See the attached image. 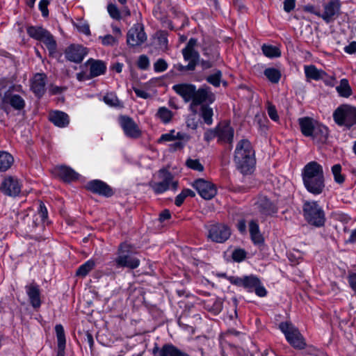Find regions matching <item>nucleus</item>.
Here are the masks:
<instances>
[{
	"label": "nucleus",
	"mask_w": 356,
	"mask_h": 356,
	"mask_svg": "<svg viewBox=\"0 0 356 356\" xmlns=\"http://www.w3.org/2000/svg\"><path fill=\"white\" fill-rule=\"evenodd\" d=\"M336 90L339 95L343 97H349L352 95V89L348 79H342L340 83L336 87Z\"/></svg>",
	"instance_id": "35"
},
{
	"label": "nucleus",
	"mask_w": 356,
	"mask_h": 356,
	"mask_svg": "<svg viewBox=\"0 0 356 356\" xmlns=\"http://www.w3.org/2000/svg\"><path fill=\"white\" fill-rule=\"evenodd\" d=\"M49 4V0H40L39 2V9L42 13L44 17L49 16L48 5Z\"/></svg>",
	"instance_id": "54"
},
{
	"label": "nucleus",
	"mask_w": 356,
	"mask_h": 356,
	"mask_svg": "<svg viewBox=\"0 0 356 356\" xmlns=\"http://www.w3.org/2000/svg\"><path fill=\"white\" fill-rule=\"evenodd\" d=\"M213 113V109L207 105H202L201 106V117L203 118L204 122L211 125L213 122L212 117Z\"/></svg>",
	"instance_id": "42"
},
{
	"label": "nucleus",
	"mask_w": 356,
	"mask_h": 356,
	"mask_svg": "<svg viewBox=\"0 0 356 356\" xmlns=\"http://www.w3.org/2000/svg\"><path fill=\"white\" fill-rule=\"evenodd\" d=\"M146 40L147 36L143 26L140 24H135L129 30L127 34V42L131 47L139 46Z\"/></svg>",
	"instance_id": "10"
},
{
	"label": "nucleus",
	"mask_w": 356,
	"mask_h": 356,
	"mask_svg": "<svg viewBox=\"0 0 356 356\" xmlns=\"http://www.w3.org/2000/svg\"><path fill=\"white\" fill-rule=\"evenodd\" d=\"M246 257V252L243 249H236L232 252V259L236 262L242 261Z\"/></svg>",
	"instance_id": "51"
},
{
	"label": "nucleus",
	"mask_w": 356,
	"mask_h": 356,
	"mask_svg": "<svg viewBox=\"0 0 356 356\" xmlns=\"http://www.w3.org/2000/svg\"><path fill=\"white\" fill-rule=\"evenodd\" d=\"M298 124L302 134L306 137H310L318 122L312 118L304 117L298 119Z\"/></svg>",
	"instance_id": "29"
},
{
	"label": "nucleus",
	"mask_w": 356,
	"mask_h": 356,
	"mask_svg": "<svg viewBox=\"0 0 356 356\" xmlns=\"http://www.w3.org/2000/svg\"><path fill=\"white\" fill-rule=\"evenodd\" d=\"M175 130H171L169 133L162 134L159 140V142L163 141H173L175 140Z\"/></svg>",
	"instance_id": "58"
},
{
	"label": "nucleus",
	"mask_w": 356,
	"mask_h": 356,
	"mask_svg": "<svg viewBox=\"0 0 356 356\" xmlns=\"http://www.w3.org/2000/svg\"><path fill=\"white\" fill-rule=\"evenodd\" d=\"M186 164L187 167L198 172H202L204 170V166L201 164L198 159H187Z\"/></svg>",
	"instance_id": "48"
},
{
	"label": "nucleus",
	"mask_w": 356,
	"mask_h": 356,
	"mask_svg": "<svg viewBox=\"0 0 356 356\" xmlns=\"http://www.w3.org/2000/svg\"><path fill=\"white\" fill-rule=\"evenodd\" d=\"M1 192L8 196H17L21 191V184L17 178L8 177L1 183Z\"/></svg>",
	"instance_id": "18"
},
{
	"label": "nucleus",
	"mask_w": 356,
	"mask_h": 356,
	"mask_svg": "<svg viewBox=\"0 0 356 356\" xmlns=\"http://www.w3.org/2000/svg\"><path fill=\"white\" fill-rule=\"evenodd\" d=\"M175 140L184 142V143H187L190 140V136L187 134L183 132L175 131Z\"/></svg>",
	"instance_id": "62"
},
{
	"label": "nucleus",
	"mask_w": 356,
	"mask_h": 356,
	"mask_svg": "<svg viewBox=\"0 0 356 356\" xmlns=\"http://www.w3.org/2000/svg\"><path fill=\"white\" fill-rule=\"evenodd\" d=\"M249 232L252 241L255 244L261 243L264 238L260 233L259 225L255 220H251L249 222Z\"/></svg>",
	"instance_id": "34"
},
{
	"label": "nucleus",
	"mask_w": 356,
	"mask_h": 356,
	"mask_svg": "<svg viewBox=\"0 0 356 356\" xmlns=\"http://www.w3.org/2000/svg\"><path fill=\"white\" fill-rule=\"evenodd\" d=\"M86 64L90 65V74L87 79L100 76L106 72V66L102 60L89 59Z\"/></svg>",
	"instance_id": "28"
},
{
	"label": "nucleus",
	"mask_w": 356,
	"mask_h": 356,
	"mask_svg": "<svg viewBox=\"0 0 356 356\" xmlns=\"http://www.w3.org/2000/svg\"><path fill=\"white\" fill-rule=\"evenodd\" d=\"M344 51L349 54H353L356 52V42L353 41L348 45L344 47Z\"/></svg>",
	"instance_id": "63"
},
{
	"label": "nucleus",
	"mask_w": 356,
	"mask_h": 356,
	"mask_svg": "<svg viewBox=\"0 0 356 356\" xmlns=\"http://www.w3.org/2000/svg\"><path fill=\"white\" fill-rule=\"evenodd\" d=\"M193 186L199 195L205 200L212 199L217 192L214 184L203 179L195 180L193 184Z\"/></svg>",
	"instance_id": "11"
},
{
	"label": "nucleus",
	"mask_w": 356,
	"mask_h": 356,
	"mask_svg": "<svg viewBox=\"0 0 356 356\" xmlns=\"http://www.w3.org/2000/svg\"><path fill=\"white\" fill-rule=\"evenodd\" d=\"M99 38L101 40L102 44L105 46H113L118 43L116 37L110 34L100 36Z\"/></svg>",
	"instance_id": "49"
},
{
	"label": "nucleus",
	"mask_w": 356,
	"mask_h": 356,
	"mask_svg": "<svg viewBox=\"0 0 356 356\" xmlns=\"http://www.w3.org/2000/svg\"><path fill=\"white\" fill-rule=\"evenodd\" d=\"M95 266V263L93 260L90 259L80 266L76 272V275L80 277L86 276L90 271H91Z\"/></svg>",
	"instance_id": "37"
},
{
	"label": "nucleus",
	"mask_w": 356,
	"mask_h": 356,
	"mask_svg": "<svg viewBox=\"0 0 356 356\" xmlns=\"http://www.w3.org/2000/svg\"><path fill=\"white\" fill-rule=\"evenodd\" d=\"M341 8L339 0H330L323 4L324 12L314 13V14L321 17L327 23L334 19L335 15H338Z\"/></svg>",
	"instance_id": "12"
},
{
	"label": "nucleus",
	"mask_w": 356,
	"mask_h": 356,
	"mask_svg": "<svg viewBox=\"0 0 356 356\" xmlns=\"http://www.w3.org/2000/svg\"><path fill=\"white\" fill-rule=\"evenodd\" d=\"M107 11L112 19L115 20H120L121 19V12L115 4L113 3H108L107 6Z\"/></svg>",
	"instance_id": "46"
},
{
	"label": "nucleus",
	"mask_w": 356,
	"mask_h": 356,
	"mask_svg": "<svg viewBox=\"0 0 356 356\" xmlns=\"http://www.w3.org/2000/svg\"><path fill=\"white\" fill-rule=\"evenodd\" d=\"M208 234L207 238L213 242L223 243L231 236L230 228L223 223L214 222L205 226Z\"/></svg>",
	"instance_id": "7"
},
{
	"label": "nucleus",
	"mask_w": 356,
	"mask_h": 356,
	"mask_svg": "<svg viewBox=\"0 0 356 356\" xmlns=\"http://www.w3.org/2000/svg\"><path fill=\"white\" fill-rule=\"evenodd\" d=\"M257 204L259 212L264 216H270L277 212V206L266 196H260Z\"/></svg>",
	"instance_id": "24"
},
{
	"label": "nucleus",
	"mask_w": 356,
	"mask_h": 356,
	"mask_svg": "<svg viewBox=\"0 0 356 356\" xmlns=\"http://www.w3.org/2000/svg\"><path fill=\"white\" fill-rule=\"evenodd\" d=\"M305 73L307 79L315 81L321 80L325 76V72L318 70L315 65H310L305 66Z\"/></svg>",
	"instance_id": "33"
},
{
	"label": "nucleus",
	"mask_w": 356,
	"mask_h": 356,
	"mask_svg": "<svg viewBox=\"0 0 356 356\" xmlns=\"http://www.w3.org/2000/svg\"><path fill=\"white\" fill-rule=\"evenodd\" d=\"M261 50L263 54L268 58H277L281 55L280 49L275 46L263 44Z\"/></svg>",
	"instance_id": "39"
},
{
	"label": "nucleus",
	"mask_w": 356,
	"mask_h": 356,
	"mask_svg": "<svg viewBox=\"0 0 356 356\" xmlns=\"http://www.w3.org/2000/svg\"><path fill=\"white\" fill-rule=\"evenodd\" d=\"M216 137L218 138L217 127L214 129H207L204 134V139L207 142H210Z\"/></svg>",
	"instance_id": "53"
},
{
	"label": "nucleus",
	"mask_w": 356,
	"mask_h": 356,
	"mask_svg": "<svg viewBox=\"0 0 356 356\" xmlns=\"http://www.w3.org/2000/svg\"><path fill=\"white\" fill-rule=\"evenodd\" d=\"M264 74L268 79L273 83H278L281 77L280 72L275 68L270 67L264 70Z\"/></svg>",
	"instance_id": "41"
},
{
	"label": "nucleus",
	"mask_w": 356,
	"mask_h": 356,
	"mask_svg": "<svg viewBox=\"0 0 356 356\" xmlns=\"http://www.w3.org/2000/svg\"><path fill=\"white\" fill-rule=\"evenodd\" d=\"M218 142L232 145L234 140V130L228 123L217 126Z\"/></svg>",
	"instance_id": "21"
},
{
	"label": "nucleus",
	"mask_w": 356,
	"mask_h": 356,
	"mask_svg": "<svg viewBox=\"0 0 356 356\" xmlns=\"http://www.w3.org/2000/svg\"><path fill=\"white\" fill-rule=\"evenodd\" d=\"M49 120L58 127H65L70 123L69 116L67 113L56 111L49 113Z\"/></svg>",
	"instance_id": "30"
},
{
	"label": "nucleus",
	"mask_w": 356,
	"mask_h": 356,
	"mask_svg": "<svg viewBox=\"0 0 356 356\" xmlns=\"http://www.w3.org/2000/svg\"><path fill=\"white\" fill-rule=\"evenodd\" d=\"M332 172L336 183L341 184L345 181V177L341 174V166L340 164H335L332 167Z\"/></svg>",
	"instance_id": "45"
},
{
	"label": "nucleus",
	"mask_w": 356,
	"mask_h": 356,
	"mask_svg": "<svg viewBox=\"0 0 356 356\" xmlns=\"http://www.w3.org/2000/svg\"><path fill=\"white\" fill-rule=\"evenodd\" d=\"M222 309V302L220 299H216L209 310L213 314H216L221 312Z\"/></svg>",
	"instance_id": "55"
},
{
	"label": "nucleus",
	"mask_w": 356,
	"mask_h": 356,
	"mask_svg": "<svg viewBox=\"0 0 356 356\" xmlns=\"http://www.w3.org/2000/svg\"><path fill=\"white\" fill-rule=\"evenodd\" d=\"M333 118L338 125L350 128L356 124V107L341 105L334 111Z\"/></svg>",
	"instance_id": "5"
},
{
	"label": "nucleus",
	"mask_w": 356,
	"mask_h": 356,
	"mask_svg": "<svg viewBox=\"0 0 356 356\" xmlns=\"http://www.w3.org/2000/svg\"><path fill=\"white\" fill-rule=\"evenodd\" d=\"M268 114L271 120L275 122H277L279 120V115L277 114V110L273 105H268L267 108Z\"/></svg>",
	"instance_id": "56"
},
{
	"label": "nucleus",
	"mask_w": 356,
	"mask_h": 356,
	"mask_svg": "<svg viewBox=\"0 0 356 356\" xmlns=\"http://www.w3.org/2000/svg\"><path fill=\"white\" fill-rule=\"evenodd\" d=\"M4 102L6 103V108L10 105L15 110H22L25 106L24 99L19 95L14 94L11 88L4 93Z\"/></svg>",
	"instance_id": "23"
},
{
	"label": "nucleus",
	"mask_w": 356,
	"mask_h": 356,
	"mask_svg": "<svg viewBox=\"0 0 356 356\" xmlns=\"http://www.w3.org/2000/svg\"><path fill=\"white\" fill-rule=\"evenodd\" d=\"M227 279L230 282L231 284H234L238 286L243 287L244 277H235V276H230Z\"/></svg>",
	"instance_id": "59"
},
{
	"label": "nucleus",
	"mask_w": 356,
	"mask_h": 356,
	"mask_svg": "<svg viewBox=\"0 0 356 356\" xmlns=\"http://www.w3.org/2000/svg\"><path fill=\"white\" fill-rule=\"evenodd\" d=\"M348 280L351 289L356 292V273L350 274L348 277Z\"/></svg>",
	"instance_id": "64"
},
{
	"label": "nucleus",
	"mask_w": 356,
	"mask_h": 356,
	"mask_svg": "<svg viewBox=\"0 0 356 356\" xmlns=\"http://www.w3.org/2000/svg\"><path fill=\"white\" fill-rule=\"evenodd\" d=\"M234 161L241 173L245 175L253 172L256 163L254 150L248 139H241L237 143Z\"/></svg>",
	"instance_id": "2"
},
{
	"label": "nucleus",
	"mask_w": 356,
	"mask_h": 356,
	"mask_svg": "<svg viewBox=\"0 0 356 356\" xmlns=\"http://www.w3.org/2000/svg\"><path fill=\"white\" fill-rule=\"evenodd\" d=\"M47 29L42 26H30L26 29L27 34L32 38L40 40Z\"/></svg>",
	"instance_id": "38"
},
{
	"label": "nucleus",
	"mask_w": 356,
	"mask_h": 356,
	"mask_svg": "<svg viewBox=\"0 0 356 356\" xmlns=\"http://www.w3.org/2000/svg\"><path fill=\"white\" fill-rule=\"evenodd\" d=\"M281 331L284 334L287 341L295 348L302 349L306 343L302 335L292 323L282 322L279 325Z\"/></svg>",
	"instance_id": "6"
},
{
	"label": "nucleus",
	"mask_w": 356,
	"mask_h": 356,
	"mask_svg": "<svg viewBox=\"0 0 356 356\" xmlns=\"http://www.w3.org/2000/svg\"><path fill=\"white\" fill-rule=\"evenodd\" d=\"M156 115L165 124L168 123L172 118V113L170 110L167 108L166 107H160L158 109V111Z\"/></svg>",
	"instance_id": "40"
},
{
	"label": "nucleus",
	"mask_w": 356,
	"mask_h": 356,
	"mask_svg": "<svg viewBox=\"0 0 356 356\" xmlns=\"http://www.w3.org/2000/svg\"><path fill=\"white\" fill-rule=\"evenodd\" d=\"M86 188L93 193L106 197H110L113 195L111 188L105 182L99 179H95L88 182L86 185Z\"/></svg>",
	"instance_id": "19"
},
{
	"label": "nucleus",
	"mask_w": 356,
	"mask_h": 356,
	"mask_svg": "<svg viewBox=\"0 0 356 356\" xmlns=\"http://www.w3.org/2000/svg\"><path fill=\"white\" fill-rule=\"evenodd\" d=\"M115 263L118 267L135 269L139 266L140 260L134 255L132 245L122 243L118 248V257L115 259Z\"/></svg>",
	"instance_id": "4"
},
{
	"label": "nucleus",
	"mask_w": 356,
	"mask_h": 356,
	"mask_svg": "<svg viewBox=\"0 0 356 356\" xmlns=\"http://www.w3.org/2000/svg\"><path fill=\"white\" fill-rule=\"evenodd\" d=\"M167 62L163 59H158L154 64V70L156 72H162L167 70L168 68Z\"/></svg>",
	"instance_id": "50"
},
{
	"label": "nucleus",
	"mask_w": 356,
	"mask_h": 356,
	"mask_svg": "<svg viewBox=\"0 0 356 356\" xmlns=\"http://www.w3.org/2000/svg\"><path fill=\"white\" fill-rule=\"evenodd\" d=\"M86 49L81 45L71 44L65 51L67 60L76 63H80L87 54Z\"/></svg>",
	"instance_id": "17"
},
{
	"label": "nucleus",
	"mask_w": 356,
	"mask_h": 356,
	"mask_svg": "<svg viewBox=\"0 0 356 356\" xmlns=\"http://www.w3.org/2000/svg\"><path fill=\"white\" fill-rule=\"evenodd\" d=\"M55 332L57 338L58 346H65L66 339L63 326L60 324H57L55 326Z\"/></svg>",
	"instance_id": "44"
},
{
	"label": "nucleus",
	"mask_w": 356,
	"mask_h": 356,
	"mask_svg": "<svg viewBox=\"0 0 356 356\" xmlns=\"http://www.w3.org/2000/svg\"><path fill=\"white\" fill-rule=\"evenodd\" d=\"M310 136L315 143L325 144L328 138L329 131L327 127L318 123Z\"/></svg>",
	"instance_id": "27"
},
{
	"label": "nucleus",
	"mask_w": 356,
	"mask_h": 356,
	"mask_svg": "<svg viewBox=\"0 0 356 356\" xmlns=\"http://www.w3.org/2000/svg\"><path fill=\"white\" fill-rule=\"evenodd\" d=\"M195 86L189 83L176 84L172 86V89L176 93L183 97L185 102L191 101L195 92Z\"/></svg>",
	"instance_id": "25"
},
{
	"label": "nucleus",
	"mask_w": 356,
	"mask_h": 356,
	"mask_svg": "<svg viewBox=\"0 0 356 356\" xmlns=\"http://www.w3.org/2000/svg\"><path fill=\"white\" fill-rule=\"evenodd\" d=\"M57 175L64 181H72L78 179L79 174L67 166H60L56 168Z\"/></svg>",
	"instance_id": "31"
},
{
	"label": "nucleus",
	"mask_w": 356,
	"mask_h": 356,
	"mask_svg": "<svg viewBox=\"0 0 356 356\" xmlns=\"http://www.w3.org/2000/svg\"><path fill=\"white\" fill-rule=\"evenodd\" d=\"M185 146V143L181 141H176L169 145V150L170 152H175L177 150H181Z\"/></svg>",
	"instance_id": "60"
},
{
	"label": "nucleus",
	"mask_w": 356,
	"mask_h": 356,
	"mask_svg": "<svg viewBox=\"0 0 356 356\" xmlns=\"http://www.w3.org/2000/svg\"><path fill=\"white\" fill-rule=\"evenodd\" d=\"M47 76L44 73H37L31 80V89L38 97H41L46 91Z\"/></svg>",
	"instance_id": "22"
},
{
	"label": "nucleus",
	"mask_w": 356,
	"mask_h": 356,
	"mask_svg": "<svg viewBox=\"0 0 356 356\" xmlns=\"http://www.w3.org/2000/svg\"><path fill=\"white\" fill-rule=\"evenodd\" d=\"M175 68L179 72L184 71H193L195 69V66L193 63H191L188 62L187 65H183L181 64H177L175 65Z\"/></svg>",
	"instance_id": "57"
},
{
	"label": "nucleus",
	"mask_w": 356,
	"mask_h": 356,
	"mask_svg": "<svg viewBox=\"0 0 356 356\" xmlns=\"http://www.w3.org/2000/svg\"><path fill=\"white\" fill-rule=\"evenodd\" d=\"M296 6V0H284V10L286 13H289L294 9Z\"/></svg>",
	"instance_id": "61"
},
{
	"label": "nucleus",
	"mask_w": 356,
	"mask_h": 356,
	"mask_svg": "<svg viewBox=\"0 0 356 356\" xmlns=\"http://www.w3.org/2000/svg\"><path fill=\"white\" fill-rule=\"evenodd\" d=\"M302 181L305 187L310 193L318 195L321 194L325 188L323 168L316 161L307 163L302 171Z\"/></svg>",
	"instance_id": "1"
},
{
	"label": "nucleus",
	"mask_w": 356,
	"mask_h": 356,
	"mask_svg": "<svg viewBox=\"0 0 356 356\" xmlns=\"http://www.w3.org/2000/svg\"><path fill=\"white\" fill-rule=\"evenodd\" d=\"M13 163L11 154L6 152H0V171L7 170Z\"/></svg>",
	"instance_id": "36"
},
{
	"label": "nucleus",
	"mask_w": 356,
	"mask_h": 356,
	"mask_svg": "<svg viewBox=\"0 0 356 356\" xmlns=\"http://www.w3.org/2000/svg\"><path fill=\"white\" fill-rule=\"evenodd\" d=\"M104 102L110 106L120 108L123 106L116 95L113 92L107 93L104 97Z\"/></svg>",
	"instance_id": "43"
},
{
	"label": "nucleus",
	"mask_w": 356,
	"mask_h": 356,
	"mask_svg": "<svg viewBox=\"0 0 356 356\" xmlns=\"http://www.w3.org/2000/svg\"><path fill=\"white\" fill-rule=\"evenodd\" d=\"M26 291L29 296L32 307L35 309L39 308L41 305L40 290L38 285L31 283L26 286Z\"/></svg>",
	"instance_id": "26"
},
{
	"label": "nucleus",
	"mask_w": 356,
	"mask_h": 356,
	"mask_svg": "<svg viewBox=\"0 0 356 356\" xmlns=\"http://www.w3.org/2000/svg\"><path fill=\"white\" fill-rule=\"evenodd\" d=\"M158 176L161 181L150 184L151 187L156 193L159 194L166 191L170 188V186L174 190L177 189L178 183L177 181H172L173 176L171 172L167 170L161 169L159 171Z\"/></svg>",
	"instance_id": "8"
},
{
	"label": "nucleus",
	"mask_w": 356,
	"mask_h": 356,
	"mask_svg": "<svg viewBox=\"0 0 356 356\" xmlns=\"http://www.w3.org/2000/svg\"><path fill=\"white\" fill-rule=\"evenodd\" d=\"M137 65L140 70H147L149 66V60L146 55H140L138 58Z\"/></svg>",
	"instance_id": "52"
},
{
	"label": "nucleus",
	"mask_w": 356,
	"mask_h": 356,
	"mask_svg": "<svg viewBox=\"0 0 356 356\" xmlns=\"http://www.w3.org/2000/svg\"><path fill=\"white\" fill-rule=\"evenodd\" d=\"M39 41L42 42L45 44L50 55H53L56 53L57 49L56 41L49 31H45V33H44Z\"/></svg>",
	"instance_id": "32"
},
{
	"label": "nucleus",
	"mask_w": 356,
	"mask_h": 356,
	"mask_svg": "<svg viewBox=\"0 0 356 356\" xmlns=\"http://www.w3.org/2000/svg\"><path fill=\"white\" fill-rule=\"evenodd\" d=\"M191 101L193 106H198L203 103L211 104L215 101V95L207 86L202 87L198 90L195 88Z\"/></svg>",
	"instance_id": "14"
},
{
	"label": "nucleus",
	"mask_w": 356,
	"mask_h": 356,
	"mask_svg": "<svg viewBox=\"0 0 356 356\" xmlns=\"http://www.w3.org/2000/svg\"><path fill=\"white\" fill-rule=\"evenodd\" d=\"M119 123L127 137L136 139L141 136L140 129L131 118L127 115H120Z\"/></svg>",
	"instance_id": "9"
},
{
	"label": "nucleus",
	"mask_w": 356,
	"mask_h": 356,
	"mask_svg": "<svg viewBox=\"0 0 356 356\" xmlns=\"http://www.w3.org/2000/svg\"><path fill=\"white\" fill-rule=\"evenodd\" d=\"M197 40L195 38H191L186 47L182 49V55L186 61L193 63L196 67L200 60L199 52L195 49Z\"/></svg>",
	"instance_id": "15"
},
{
	"label": "nucleus",
	"mask_w": 356,
	"mask_h": 356,
	"mask_svg": "<svg viewBox=\"0 0 356 356\" xmlns=\"http://www.w3.org/2000/svg\"><path fill=\"white\" fill-rule=\"evenodd\" d=\"M202 49L204 56H207V58L217 62L220 60V53L218 45L213 42L210 38L206 37L203 38Z\"/></svg>",
	"instance_id": "20"
},
{
	"label": "nucleus",
	"mask_w": 356,
	"mask_h": 356,
	"mask_svg": "<svg viewBox=\"0 0 356 356\" xmlns=\"http://www.w3.org/2000/svg\"><path fill=\"white\" fill-rule=\"evenodd\" d=\"M222 78V72L220 70H217L215 73L209 75L207 78V82L213 85L215 87L220 86V81Z\"/></svg>",
	"instance_id": "47"
},
{
	"label": "nucleus",
	"mask_w": 356,
	"mask_h": 356,
	"mask_svg": "<svg viewBox=\"0 0 356 356\" xmlns=\"http://www.w3.org/2000/svg\"><path fill=\"white\" fill-rule=\"evenodd\" d=\"M243 287L248 291L255 292L259 297H265L267 295V291L261 284L259 279L254 275L244 276Z\"/></svg>",
	"instance_id": "13"
},
{
	"label": "nucleus",
	"mask_w": 356,
	"mask_h": 356,
	"mask_svg": "<svg viewBox=\"0 0 356 356\" xmlns=\"http://www.w3.org/2000/svg\"><path fill=\"white\" fill-rule=\"evenodd\" d=\"M152 354L154 356H190L172 343H165L161 348L156 343Z\"/></svg>",
	"instance_id": "16"
},
{
	"label": "nucleus",
	"mask_w": 356,
	"mask_h": 356,
	"mask_svg": "<svg viewBox=\"0 0 356 356\" xmlns=\"http://www.w3.org/2000/svg\"><path fill=\"white\" fill-rule=\"evenodd\" d=\"M302 209L304 217L309 224L316 227H321L325 225V212L317 202H306Z\"/></svg>",
	"instance_id": "3"
}]
</instances>
